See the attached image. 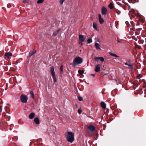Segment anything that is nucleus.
I'll use <instances>...</instances> for the list:
<instances>
[{"label":"nucleus","instance_id":"1","mask_svg":"<svg viewBox=\"0 0 146 146\" xmlns=\"http://www.w3.org/2000/svg\"><path fill=\"white\" fill-rule=\"evenodd\" d=\"M68 141L70 143H72L74 140V134L71 131H67L64 133Z\"/></svg>","mask_w":146,"mask_h":146},{"label":"nucleus","instance_id":"2","mask_svg":"<svg viewBox=\"0 0 146 146\" xmlns=\"http://www.w3.org/2000/svg\"><path fill=\"white\" fill-rule=\"evenodd\" d=\"M83 61L82 59L80 57H76L73 61V65L74 66H76L78 65L81 64Z\"/></svg>","mask_w":146,"mask_h":146},{"label":"nucleus","instance_id":"3","mask_svg":"<svg viewBox=\"0 0 146 146\" xmlns=\"http://www.w3.org/2000/svg\"><path fill=\"white\" fill-rule=\"evenodd\" d=\"M50 72L54 81L56 82V79L54 69L53 66H51L50 67Z\"/></svg>","mask_w":146,"mask_h":146},{"label":"nucleus","instance_id":"4","mask_svg":"<svg viewBox=\"0 0 146 146\" xmlns=\"http://www.w3.org/2000/svg\"><path fill=\"white\" fill-rule=\"evenodd\" d=\"M28 97L26 96L22 95L20 96V99L21 102L23 103H26L28 100Z\"/></svg>","mask_w":146,"mask_h":146},{"label":"nucleus","instance_id":"5","mask_svg":"<svg viewBox=\"0 0 146 146\" xmlns=\"http://www.w3.org/2000/svg\"><path fill=\"white\" fill-rule=\"evenodd\" d=\"M86 38L84 36L82 35H80L79 36V44L81 45H82V42L84 41L85 40Z\"/></svg>","mask_w":146,"mask_h":146},{"label":"nucleus","instance_id":"6","mask_svg":"<svg viewBox=\"0 0 146 146\" xmlns=\"http://www.w3.org/2000/svg\"><path fill=\"white\" fill-rule=\"evenodd\" d=\"M101 12L103 15H106L108 12L106 8L105 7H103L102 8Z\"/></svg>","mask_w":146,"mask_h":146},{"label":"nucleus","instance_id":"7","mask_svg":"<svg viewBox=\"0 0 146 146\" xmlns=\"http://www.w3.org/2000/svg\"><path fill=\"white\" fill-rule=\"evenodd\" d=\"M98 20L100 24H102L104 22V20L102 18L101 15L100 14H98Z\"/></svg>","mask_w":146,"mask_h":146},{"label":"nucleus","instance_id":"8","mask_svg":"<svg viewBox=\"0 0 146 146\" xmlns=\"http://www.w3.org/2000/svg\"><path fill=\"white\" fill-rule=\"evenodd\" d=\"M125 65H127L129 66V69H134V66H133V64H128L126 62L125 63Z\"/></svg>","mask_w":146,"mask_h":146},{"label":"nucleus","instance_id":"9","mask_svg":"<svg viewBox=\"0 0 146 146\" xmlns=\"http://www.w3.org/2000/svg\"><path fill=\"white\" fill-rule=\"evenodd\" d=\"M12 53L8 52L6 53L5 54V57L7 58H9L11 57L12 56Z\"/></svg>","mask_w":146,"mask_h":146},{"label":"nucleus","instance_id":"10","mask_svg":"<svg viewBox=\"0 0 146 146\" xmlns=\"http://www.w3.org/2000/svg\"><path fill=\"white\" fill-rule=\"evenodd\" d=\"M95 60H100L102 62H103L104 60V58L103 57H95L94 58Z\"/></svg>","mask_w":146,"mask_h":146},{"label":"nucleus","instance_id":"11","mask_svg":"<svg viewBox=\"0 0 146 146\" xmlns=\"http://www.w3.org/2000/svg\"><path fill=\"white\" fill-rule=\"evenodd\" d=\"M100 70V65L99 64L96 65L95 66V71L96 72H99Z\"/></svg>","mask_w":146,"mask_h":146},{"label":"nucleus","instance_id":"12","mask_svg":"<svg viewBox=\"0 0 146 146\" xmlns=\"http://www.w3.org/2000/svg\"><path fill=\"white\" fill-rule=\"evenodd\" d=\"M35 113L33 112L31 113L29 115V118L30 119H32L35 116Z\"/></svg>","mask_w":146,"mask_h":146},{"label":"nucleus","instance_id":"13","mask_svg":"<svg viewBox=\"0 0 146 146\" xmlns=\"http://www.w3.org/2000/svg\"><path fill=\"white\" fill-rule=\"evenodd\" d=\"M34 121L36 124H39L40 123V121L39 119L36 117L34 119Z\"/></svg>","mask_w":146,"mask_h":146},{"label":"nucleus","instance_id":"14","mask_svg":"<svg viewBox=\"0 0 146 146\" xmlns=\"http://www.w3.org/2000/svg\"><path fill=\"white\" fill-rule=\"evenodd\" d=\"M95 46L96 49L100 50V46L99 43H95Z\"/></svg>","mask_w":146,"mask_h":146},{"label":"nucleus","instance_id":"15","mask_svg":"<svg viewBox=\"0 0 146 146\" xmlns=\"http://www.w3.org/2000/svg\"><path fill=\"white\" fill-rule=\"evenodd\" d=\"M88 129L91 131H94L95 130V128L94 126L92 125H90L88 127Z\"/></svg>","mask_w":146,"mask_h":146},{"label":"nucleus","instance_id":"16","mask_svg":"<svg viewBox=\"0 0 146 146\" xmlns=\"http://www.w3.org/2000/svg\"><path fill=\"white\" fill-rule=\"evenodd\" d=\"M93 27L94 29L96 30H97V25L95 23H93Z\"/></svg>","mask_w":146,"mask_h":146},{"label":"nucleus","instance_id":"17","mask_svg":"<svg viewBox=\"0 0 146 146\" xmlns=\"http://www.w3.org/2000/svg\"><path fill=\"white\" fill-rule=\"evenodd\" d=\"M35 51L34 50L31 51L29 53V56L30 57H31L35 53Z\"/></svg>","mask_w":146,"mask_h":146},{"label":"nucleus","instance_id":"18","mask_svg":"<svg viewBox=\"0 0 146 146\" xmlns=\"http://www.w3.org/2000/svg\"><path fill=\"white\" fill-rule=\"evenodd\" d=\"M101 106L103 108L105 109L106 108V104L104 102H102L101 103Z\"/></svg>","mask_w":146,"mask_h":146},{"label":"nucleus","instance_id":"19","mask_svg":"<svg viewBox=\"0 0 146 146\" xmlns=\"http://www.w3.org/2000/svg\"><path fill=\"white\" fill-rule=\"evenodd\" d=\"M115 12L118 15H119L121 13V11L117 9L115 10Z\"/></svg>","mask_w":146,"mask_h":146},{"label":"nucleus","instance_id":"20","mask_svg":"<svg viewBox=\"0 0 146 146\" xmlns=\"http://www.w3.org/2000/svg\"><path fill=\"white\" fill-rule=\"evenodd\" d=\"M60 31V29H58L57 31H56L53 34V36H55L58 34V32Z\"/></svg>","mask_w":146,"mask_h":146},{"label":"nucleus","instance_id":"21","mask_svg":"<svg viewBox=\"0 0 146 146\" xmlns=\"http://www.w3.org/2000/svg\"><path fill=\"white\" fill-rule=\"evenodd\" d=\"M84 72V71L83 70H78V72L80 75H82L83 74V73Z\"/></svg>","mask_w":146,"mask_h":146},{"label":"nucleus","instance_id":"22","mask_svg":"<svg viewBox=\"0 0 146 146\" xmlns=\"http://www.w3.org/2000/svg\"><path fill=\"white\" fill-rule=\"evenodd\" d=\"M30 94L31 95V97L33 98H34V94L33 92L32 91H31L30 92Z\"/></svg>","mask_w":146,"mask_h":146},{"label":"nucleus","instance_id":"23","mask_svg":"<svg viewBox=\"0 0 146 146\" xmlns=\"http://www.w3.org/2000/svg\"><path fill=\"white\" fill-rule=\"evenodd\" d=\"M44 1V0H38L37 1V3L38 4H40L42 3Z\"/></svg>","mask_w":146,"mask_h":146},{"label":"nucleus","instance_id":"24","mask_svg":"<svg viewBox=\"0 0 146 146\" xmlns=\"http://www.w3.org/2000/svg\"><path fill=\"white\" fill-rule=\"evenodd\" d=\"M109 7L111 9H112V8H113V4L111 3H110V4L109 5Z\"/></svg>","mask_w":146,"mask_h":146},{"label":"nucleus","instance_id":"25","mask_svg":"<svg viewBox=\"0 0 146 146\" xmlns=\"http://www.w3.org/2000/svg\"><path fill=\"white\" fill-rule=\"evenodd\" d=\"M110 54L111 56H114V57H119V56H117L116 54H113L112 53H110Z\"/></svg>","mask_w":146,"mask_h":146},{"label":"nucleus","instance_id":"26","mask_svg":"<svg viewBox=\"0 0 146 146\" xmlns=\"http://www.w3.org/2000/svg\"><path fill=\"white\" fill-rule=\"evenodd\" d=\"M60 73H62L63 72V65H61L60 67Z\"/></svg>","mask_w":146,"mask_h":146},{"label":"nucleus","instance_id":"27","mask_svg":"<svg viewBox=\"0 0 146 146\" xmlns=\"http://www.w3.org/2000/svg\"><path fill=\"white\" fill-rule=\"evenodd\" d=\"M87 42L88 43H90L92 42V40L91 38H89L87 40Z\"/></svg>","mask_w":146,"mask_h":146},{"label":"nucleus","instance_id":"28","mask_svg":"<svg viewBox=\"0 0 146 146\" xmlns=\"http://www.w3.org/2000/svg\"><path fill=\"white\" fill-rule=\"evenodd\" d=\"M78 99L80 101H82L83 100L81 96H78Z\"/></svg>","mask_w":146,"mask_h":146},{"label":"nucleus","instance_id":"29","mask_svg":"<svg viewBox=\"0 0 146 146\" xmlns=\"http://www.w3.org/2000/svg\"><path fill=\"white\" fill-rule=\"evenodd\" d=\"M65 0H60V2L61 5H62Z\"/></svg>","mask_w":146,"mask_h":146},{"label":"nucleus","instance_id":"30","mask_svg":"<svg viewBox=\"0 0 146 146\" xmlns=\"http://www.w3.org/2000/svg\"><path fill=\"white\" fill-rule=\"evenodd\" d=\"M82 112V110L80 109H79L78 110V113L79 114H80Z\"/></svg>","mask_w":146,"mask_h":146},{"label":"nucleus","instance_id":"31","mask_svg":"<svg viewBox=\"0 0 146 146\" xmlns=\"http://www.w3.org/2000/svg\"><path fill=\"white\" fill-rule=\"evenodd\" d=\"M23 2L24 3H28V2L26 0H24L23 1Z\"/></svg>","mask_w":146,"mask_h":146},{"label":"nucleus","instance_id":"32","mask_svg":"<svg viewBox=\"0 0 146 146\" xmlns=\"http://www.w3.org/2000/svg\"><path fill=\"white\" fill-rule=\"evenodd\" d=\"M117 42L118 43H121V40H119L118 39H117Z\"/></svg>","mask_w":146,"mask_h":146},{"label":"nucleus","instance_id":"33","mask_svg":"<svg viewBox=\"0 0 146 146\" xmlns=\"http://www.w3.org/2000/svg\"><path fill=\"white\" fill-rule=\"evenodd\" d=\"M90 76H92L94 77H95V74H90Z\"/></svg>","mask_w":146,"mask_h":146},{"label":"nucleus","instance_id":"34","mask_svg":"<svg viewBox=\"0 0 146 146\" xmlns=\"http://www.w3.org/2000/svg\"><path fill=\"white\" fill-rule=\"evenodd\" d=\"M115 80L116 82H118V81L117 80H115Z\"/></svg>","mask_w":146,"mask_h":146},{"label":"nucleus","instance_id":"35","mask_svg":"<svg viewBox=\"0 0 146 146\" xmlns=\"http://www.w3.org/2000/svg\"><path fill=\"white\" fill-rule=\"evenodd\" d=\"M10 118H8V120H7V121H9L10 120Z\"/></svg>","mask_w":146,"mask_h":146},{"label":"nucleus","instance_id":"36","mask_svg":"<svg viewBox=\"0 0 146 146\" xmlns=\"http://www.w3.org/2000/svg\"><path fill=\"white\" fill-rule=\"evenodd\" d=\"M9 130H12V129H11V128H10L9 129Z\"/></svg>","mask_w":146,"mask_h":146}]
</instances>
